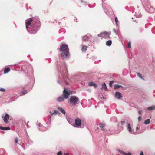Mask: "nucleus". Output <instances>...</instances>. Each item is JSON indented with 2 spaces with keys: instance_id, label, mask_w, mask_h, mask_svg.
Returning <instances> with one entry per match:
<instances>
[{
  "instance_id": "nucleus-1",
  "label": "nucleus",
  "mask_w": 155,
  "mask_h": 155,
  "mask_svg": "<svg viewBox=\"0 0 155 155\" xmlns=\"http://www.w3.org/2000/svg\"><path fill=\"white\" fill-rule=\"evenodd\" d=\"M26 28L28 31L31 34H35L39 30L41 26L39 18L35 16L25 20Z\"/></svg>"
},
{
  "instance_id": "nucleus-2",
  "label": "nucleus",
  "mask_w": 155,
  "mask_h": 155,
  "mask_svg": "<svg viewBox=\"0 0 155 155\" xmlns=\"http://www.w3.org/2000/svg\"><path fill=\"white\" fill-rule=\"evenodd\" d=\"M59 50L62 52L60 56L63 59L69 58V49L68 45L65 44H61Z\"/></svg>"
},
{
  "instance_id": "nucleus-3",
  "label": "nucleus",
  "mask_w": 155,
  "mask_h": 155,
  "mask_svg": "<svg viewBox=\"0 0 155 155\" xmlns=\"http://www.w3.org/2000/svg\"><path fill=\"white\" fill-rule=\"evenodd\" d=\"M144 7L145 10L149 13H152L155 12V8L151 5L148 0L145 1Z\"/></svg>"
},
{
  "instance_id": "nucleus-4",
  "label": "nucleus",
  "mask_w": 155,
  "mask_h": 155,
  "mask_svg": "<svg viewBox=\"0 0 155 155\" xmlns=\"http://www.w3.org/2000/svg\"><path fill=\"white\" fill-rule=\"evenodd\" d=\"M79 101V99L75 96H71L70 99V102L71 104L75 105L78 104Z\"/></svg>"
},
{
  "instance_id": "nucleus-5",
  "label": "nucleus",
  "mask_w": 155,
  "mask_h": 155,
  "mask_svg": "<svg viewBox=\"0 0 155 155\" xmlns=\"http://www.w3.org/2000/svg\"><path fill=\"white\" fill-rule=\"evenodd\" d=\"M72 91H69L68 92L66 90L65 88H64V89L63 91V94L62 95L64 96L65 99H67L69 96L72 94Z\"/></svg>"
},
{
  "instance_id": "nucleus-6",
  "label": "nucleus",
  "mask_w": 155,
  "mask_h": 155,
  "mask_svg": "<svg viewBox=\"0 0 155 155\" xmlns=\"http://www.w3.org/2000/svg\"><path fill=\"white\" fill-rule=\"evenodd\" d=\"M126 127L129 133L130 134H136L140 133L139 131H137L136 132H134L132 131L130 123L128 124L126 126Z\"/></svg>"
},
{
  "instance_id": "nucleus-7",
  "label": "nucleus",
  "mask_w": 155,
  "mask_h": 155,
  "mask_svg": "<svg viewBox=\"0 0 155 155\" xmlns=\"http://www.w3.org/2000/svg\"><path fill=\"white\" fill-rule=\"evenodd\" d=\"M92 36L89 34H87L82 37L83 41L87 42L88 41H91V38Z\"/></svg>"
},
{
  "instance_id": "nucleus-8",
  "label": "nucleus",
  "mask_w": 155,
  "mask_h": 155,
  "mask_svg": "<svg viewBox=\"0 0 155 155\" xmlns=\"http://www.w3.org/2000/svg\"><path fill=\"white\" fill-rule=\"evenodd\" d=\"M75 124H74V127H78L81 124V121L80 119L77 117L75 120Z\"/></svg>"
},
{
  "instance_id": "nucleus-9",
  "label": "nucleus",
  "mask_w": 155,
  "mask_h": 155,
  "mask_svg": "<svg viewBox=\"0 0 155 155\" xmlns=\"http://www.w3.org/2000/svg\"><path fill=\"white\" fill-rule=\"evenodd\" d=\"M2 117L5 123L7 124L8 123V120L9 119V116L8 114H5V116L2 115Z\"/></svg>"
},
{
  "instance_id": "nucleus-10",
  "label": "nucleus",
  "mask_w": 155,
  "mask_h": 155,
  "mask_svg": "<svg viewBox=\"0 0 155 155\" xmlns=\"http://www.w3.org/2000/svg\"><path fill=\"white\" fill-rule=\"evenodd\" d=\"M110 33L105 31L102 32V38H106L109 37Z\"/></svg>"
},
{
  "instance_id": "nucleus-11",
  "label": "nucleus",
  "mask_w": 155,
  "mask_h": 155,
  "mask_svg": "<svg viewBox=\"0 0 155 155\" xmlns=\"http://www.w3.org/2000/svg\"><path fill=\"white\" fill-rule=\"evenodd\" d=\"M122 97L121 94L118 91H117L115 94V97L118 99H120Z\"/></svg>"
},
{
  "instance_id": "nucleus-12",
  "label": "nucleus",
  "mask_w": 155,
  "mask_h": 155,
  "mask_svg": "<svg viewBox=\"0 0 155 155\" xmlns=\"http://www.w3.org/2000/svg\"><path fill=\"white\" fill-rule=\"evenodd\" d=\"M67 119L68 121L69 122V123L73 125L74 126V120L71 118L69 117L67 118Z\"/></svg>"
},
{
  "instance_id": "nucleus-13",
  "label": "nucleus",
  "mask_w": 155,
  "mask_h": 155,
  "mask_svg": "<svg viewBox=\"0 0 155 155\" xmlns=\"http://www.w3.org/2000/svg\"><path fill=\"white\" fill-rule=\"evenodd\" d=\"M88 85L89 86H93L95 88L97 87V85L96 84L93 82H90L88 83Z\"/></svg>"
},
{
  "instance_id": "nucleus-14",
  "label": "nucleus",
  "mask_w": 155,
  "mask_h": 155,
  "mask_svg": "<svg viewBox=\"0 0 155 155\" xmlns=\"http://www.w3.org/2000/svg\"><path fill=\"white\" fill-rule=\"evenodd\" d=\"M102 87L101 88V89H104L105 91H107L108 90L106 84L105 83H103L101 84Z\"/></svg>"
},
{
  "instance_id": "nucleus-15",
  "label": "nucleus",
  "mask_w": 155,
  "mask_h": 155,
  "mask_svg": "<svg viewBox=\"0 0 155 155\" xmlns=\"http://www.w3.org/2000/svg\"><path fill=\"white\" fill-rule=\"evenodd\" d=\"M65 98L62 95L61 96L59 97L57 99V101L59 102H61L64 101Z\"/></svg>"
},
{
  "instance_id": "nucleus-16",
  "label": "nucleus",
  "mask_w": 155,
  "mask_h": 155,
  "mask_svg": "<svg viewBox=\"0 0 155 155\" xmlns=\"http://www.w3.org/2000/svg\"><path fill=\"white\" fill-rule=\"evenodd\" d=\"M57 108L58 110L61 112L62 114H65L66 112L65 110L62 108L60 107H58Z\"/></svg>"
},
{
  "instance_id": "nucleus-17",
  "label": "nucleus",
  "mask_w": 155,
  "mask_h": 155,
  "mask_svg": "<svg viewBox=\"0 0 155 155\" xmlns=\"http://www.w3.org/2000/svg\"><path fill=\"white\" fill-rule=\"evenodd\" d=\"M0 129L2 130H8L10 129V128L9 127H4L0 126Z\"/></svg>"
},
{
  "instance_id": "nucleus-18",
  "label": "nucleus",
  "mask_w": 155,
  "mask_h": 155,
  "mask_svg": "<svg viewBox=\"0 0 155 155\" xmlns=\"http://www.w3.org/2000/svg\"><path fill=\"white\" fill-rule=\"evenodd\" d=\"M62 76L63 78V80L64 81L65 80V79H67L68 78V75H67V74H62Z\"/></svg>"
},
{
  "instance_id": "nucleus-19",
  "label": "nucleus",
  "mask_w": 155,
  "mask_h": 155,
  "mask_svg": "<svg viewBox=\"0 0 155 155\" xmlns=\"http://www.w3.org/2000/svg\"><path fill=\"white\" fill-rule=\"evenodd\" d=\"M39 130L41 131H45L47 130V128L42 126L41 128H39Z\"/></svg>"
},
{
  "instance_id": "nucleus-20",
  "label": "nucleus",
  "mask_w": 155,
  "mask_h": 155,
  "mask_svg": "<svg viewBox=\"0 0 155 155\" xmlns=\"http://www.w3.org/2000/svg\"><path fill=\"white\" fill-rule=\"evenodd\" d=\"M118 130H119V131H121L123 130V126H120V123H118Z\"/></svg>"
},
{
  "instance_id": "nucleus-21",
  "label": "nucleus",
  "mask_w": 155,
  "mask_h": 155,
  "mask_svg": "<svg viewBox=\"0 0 155 155\" xmlns=\"http://www.w3.org/2000/svg\"><path fill=\"white\" fill-rule=\"evenodd\" d=\"M135 16L137 18H140L142 16V15L139 12H136Z\"/></svg>"
},
{
  "instance_id": "nucleus-22",
  "label": "nucleus",
  "mask_w": 155,
  "mask_h": 155,
  "mask_svg": "<svg viewBox=\"0 0 155 155\" xmlns=\"http://www.w3.org/2000/svg\"><path fill=\"white\" fill-rule=\"evenodd\" d=\"M120 87H121L122 88H123V87L121 85H118V84H115L114 85V89L119 88Z\"/></svg>"
},
{
  "instance_id": "nucleus-23",
  "label": "nucleus",
  "mask_w": 155,
  "mask_h": 155,
  "mask_svg": "<svg viewBox=\"0 0 155 155\" xmlns=\"http://www.w3.org/2000/svg\"><path fill=\"white\" fill-rule=\"evenodd\" d=\"M10 69L9 68L7 67L5 68L4 70V73L6 74L9 72Z\"/></svg>"
},
{
  "instance_id": "nucleus-24",
  "label": "nucleus",
  "mask_w": 155,
  "mask_h": 155,
  "mask_svg": "<svg viewBox=\"0 0 155 155\" xmlns=\"http://www.w3.org/2000/svg\"><path fill=\"white\" fill-rule=\"evenodd\" d=\"M147 109L149 111H150L152 110H155V106H153L147 108Z\"/></svg>"
},
{
  "instance_id": "nucleus-25",
  "label": "nucleus",
  "mask_w": 155,
  "mask_h": 155,
  "mask_svg": "<svg viewBox=\"0 0 155 155\" xmlns=\"http://www.w3.org/2000/svg\"><path fill=\"white\" fill-rule=\"evenodd\" d=\"M5 150L3 149H0V155H3L5 153Z\"/></svg>"
},
{
  "instance_id": "nucleus-26",
  "label": "nucleus",
  "mask_w": 155,
  "mask_h": 155,
  "mask_svg": "<svg viewBox=\"0 0 155 155\" xmlns=\"http://www.w3.org/2000/svg\"><path fill=\"white\" fill-rule=\"evenodd\" d=\"M112 43V41L110 40L107 41L106 42V45L110 46L111 45Z\"/></svg>"
},
{
  "instance_id": "nucleus-27",
  "label": "nucleus",
  "mask_w": 155,
  "mask_h": 155,
  "mask_svg": "<svg viewBox=\"0 0 155 155\" xmlns=\"http://www.w3.org/2000/svg\"><path fill=\"white\" fill-rule=\"evenodd\" d=\"M115 21L117 27L119 26V25L118 20L117 17H115Z\"/></svg>"
},
{
  "instance_id": "nucleus-28",
  "label": "nucleus",
  "mask_w": 155,
  "mask_h": 155,
  "mask_svg": "<svg viewBox=\"0 0 155 155\" xmlns=\"http://www.w3.org/2000/svg\"><path fill=\"white\" fill-rule=\"evenodd\" d=\"M87 46L85 45H83L81 49L82 51H85L87 50Z\"/></svg>"
},
{
  "instance_id": "nucleus-29",
  "label": "nucleus",
  "mask_w": 155,
  "mask_h": 155,
  "mask_svg": "<svg viewBox=\"0 0 155 155\" xmlns=\"http://www.w3.org/2000/svg\"><path fill=\"white\" fill-rule=\"evenodd\" d=\"M150 122V119H147L144 121V123L145 124H149Z\"/></svg>"
},
{
  "instance_id": "nucleus-30",
  "label": "nucleus",
  "mask_w": 155,
  "mask_h": 155,
  "mask_svg": "<svg viewBox=\"0 0 155 155\" xmlns=\"http://www.w3.org/2000/svg\"><path fill=\"white\" fill-rule=\"evenodd\" d=\"M60 114V113L58 111L54 110L53 113H51V115H52L53 114Z\"/></svg>"
},
{
  "instance_id": "nucleus-31",
  "label": "nucleus",
  "mask_w": 155,
  "mask_h": 155,
  "mask_svg": "<svg viewBox=\"0 0 155 155\" xmlns=\"http://www.w3.org/2000/svg\"><path fill=\"white\" fill-rule=\"evenodd\" d=\"M137 76L141 79L143 80H144V78H143V77L141 76V74L138 73H137Z\"/></svg>"
},
{
  "instance_id": "nucleus-32",
  "label": "nucleus",
  "mask_w": 155,
  "mask_h": 155,
  "mask_svg": "<svg viewBox=\"0 0 155 155\" xmlns=\"http://www.w3.org/2000/svg\"><path fill=\"white\" fill-rule=\"evenodd\" d=\"M110 120L112 122L115 121H116V118L115 117H112L110 118Z\"/></svg>"
},
{
  "instance_id": "nucleus-33",
  "label": "nucleus",
  "mask_w": 155,
  "mask_h": 155,
  "mask_svg": "<svg viewBox=\"0 0 155 155\" xmlns=\"http://www.w3.org/2000/svg\"><path fill=\"white\" fill-rule=\"evenodd\" d=\"M80 2L81 4L83 5H88V3L87 2L84 1L82 0Z\"/></svg>"
},
{
  "instance_id": "nucleus-34",
  "label": "nucleus",
  "mask_w": 155,
  "mask_h": 155,
  "mask_svg": "<svg viewBox=\"0 0 155 155\" xmlns=\"http://www.w3.org/2000/svg\"><path fill=\"white\" fill-rule=\"evenodd\" d=\"M105 126V124L104 123H102L99 125L100 127L101 128H103Z\"/></svg>"
},
{
  "instance_id": "nucleus-35",
  "label": "nucleus",
  "mask_w": 155,
  "mask_h": 155,
  "mask_svg": "<svg viewBox=\"0 0 155 155\" xmlns=\"http://www.w3.org/2000/svg\"><path fill=\"white\" fill-rule=\"evenodd\" d=\"M27 92H28V91H26L23 90L22 91L21 94L22 95H24L26 94Z\"/></svg>"
},
{
  "instance_id": "nucleus-36",
  "label": "nucleus",
  "mask_w": 155,
  "mask_h": 155,
  "mask_svg": "<svg viewBox=\"0 0 155 155\" xmlns=\"http://www.w3.org/2000/svg\"><path fill=\"white\" fill-rule=\"evenodd\" d=\"M117 150L120 153H122V154L124 155V154H125V153L120 150L118 149Z\"/></svg>"
},
{
  "instance_id": "nucleus-37",
  "label": "nucleus",
  "mask_w": 155,
  "mask_h": 155,
  "mask_svg": "<svg viewBox=\"0 0 155 155\" xmlns=\"http://www.w3.org/2000/svg\"><path fill=\"white\" fill-rule=\"evenodd\" d=\"M114 81H111L110 82L109 85L110 87H111L112 86V84L114 83Z\"/></svg>"
},
{
  "instance_id": "nucleus-38",
  "label": "nucleus",
  "mask_w": 155,
  "mask_h": 155,
  "mask_svg": "<svg viewBox=\"0 0 155 155\" xmlns=\"http://www.w3.org/2000/svg\"><path fill=\"white\" fill-rule=\"evenodd\" d=\"M127 47L128 48H131V42L129 41L128 43V45Z\"/></svg>"
},
{
  "instance_id": "nucleus-39",
  "label": "nucleus",
  "mask_w": 155,
  "mask_h": 155,
  "mask_svg": "<svg viewBox=\"0 0 155 155\" xmlns=\"http://www.w3.org/2000/svg\"><path fill=\"white\" fill-rule=\"evenodd\" d=\"M97 36L99 37H101V39H102V32L101 33L98 34L97 35Z\"/></svg>"
},
{
  "instance_id": "nucleus-40",
  "label": "nucleus",
  "mask_w": 155,
  "mask_h": 155,
  "mask_svg": "<svg viewBox=\"0 0 155 155\" xmlns=\"http://www.w3.org/2000/svg\"><path fill=\"white\" fill-rule=\"evenodd\" d=\"M105 4H104V3L102 5V6H103V7L104 8V11H105V12L106 13V14H107V10L106 9H105L104 8V6H105Z\"/></svg>"
},
{
  "instance_id": "nucleus-41",
  "label": "nucleus",
  "mask_w": 155,
  "mask_h": 155,
  "mask_svg": "<svg viewBox=\"0 0 155 155\" xmlns=\"http://www.w3.org/2000/svg\"><path fill=\"white\" fill-rule=\"evenodd\" d=\"M18 138L17 137L15 138V142L16 143H18Z\"/></svg>"
},
{
  "instance_id": "nucleus-42",
  "label": "nucleus",
  "mask_w": 155,
  "mask_h": 155,
  "mask_svg": "<svg viewBox=\"0 0 155 155\" xmlns=\"http://www.w3.org/2000/svg\"><path fill=\"white\" fill-rule=\"evenodd\" d=\"M5 91V89L3 88H0V91L4 92Z\"/></svg>"
},
{
  "instance_id": "nucleus-43",
  "label": "nucleus",
  "mask_w": 155,
  "mask_h": 155,
  "mask_svg": "<svg viewBox=\"0 0 155 155\" xmlns=\"http://www.w3.org/2000/svg\"><path fill=\"white\" fill-rule=\"evenodd\" d=\"M38 125V128H41V127L43 126L40 123H39Z\"/></svg>"
},
{
  "instance_id": "nucleus-44",
  "label": "nucleus",
  "mask_w": 155,
  "mask_h": 155,
  "mask_svg": "<svg viewBox=\"0 0 155 155\" xmlns=\"http://www.w3.org/2000/svg\"><path fill=\"white\" fill-rule=\"evenodd\" d=\"M141 120V117L139 116L138 117V120L139 122H140Z\"/></svg>"
},
{
  "instance_id": "nucleus-45",
  "label": "nucleus",
  "mask_w": 155,
  "mask_h": 155,
  "mask_svg": "<svg viewBox=\"0 0 155 155\" xmlns=\"http://www.w3.org/2000/svg\"><path fill=\"white\" fill-rule=\"evenodd\" d=\"M28 143L29 144H31L33 143V141L31 140H28Z\"/></svg>"
},
{
  "instance_id": "nucleus-46",
  "label": "nucleus",
  "mask_w": 155,
  "mask_h": 155,
  "mask_svg": "<svg viewBox=\"0 0 155 155\" xmlns=\"http://www.w3.org/2000/svg\"><path fill=\"white\" fill-rule=\"evenodd\" d=\"M62 154L61 152V151H59L57 153V155H62Z\"/></svg>"
},
{
  "instance_id": "nucleus-47",
  "label": "nucleus",
  "mask_w": 155,
  "mask_h": 155,
  "mask_svg": "<svg viewBox=\"0 0 155 155\" xmlns=\"http://www.w3.org/2000/svg\"><path fill=\"white\" fill-rule=\"evenodd\" d=\"M125 124V121H122L121 122V124L122 125H124Z\"/></svg>"
},
{
  "instance_id": "nucleus-48",
  "label": "nucleus",
  "mask_w": 155,
  "mask_h": 155,
  "mask_svg": "<svg viewBox=\"0 0 155 155\" xmlns=\"http://www.w3.org/2000/svg\"><path fill=\"white\" fill-rule=\"evenodd\" d=\"M124 155H131V154L130 153H126L125 154H124Z\"/></svg>"
},
{
  "instance_id": "nucleus-49",
  "label": "nucleus",
  "mask_w": 155,
  "mask_h": 155,
  "mask_svg": "<svg viewBox=\"0 0 155 155\" xmlns=\"http://www.w3.org/2000/svg\"><path fill=\"white\" fill-rule=\"evenodd\" d=\"M113 31H114V33H115L116 35H118V34H117V31H116V29H113Z\"/></svg>"
},
{
  "instance_id": "nucleus-50",
  "label": "nucleus",
  "mask_w": 155,
  "mask_h": 155,
  "mask_svg": "<svg viewBox=\"0 0 155 155\" xmlns=\"http://www.w3.org/2000/svg\"><path fill=\"white\" fill-rule=\"evenodd\" d=\"M139 128H140V126L139 125H138L136 128V130H138L139 129Z\"/></svg>"
},
{
  "instance_id": "nucleus-51",
  "label": "nucleus",
  "mask_w": 155,
  "mask_h": 155,
  "mask_svg": "<svg viewBox=\"0 0 155 155\" xmlns=\"http://www.w3.org/2000/svg\"><path fill=\"white\" fill-rule=\"evenodd\" d=\"M141 112H142V111H141V110L139 111H138V114H141Z\"/></svg>"
},
{
  "instance_id": "nucleus-52",
  "label": "nucleus",
  "mask_w": 155,
  "mask_h": 155,
  "mask_svg": "<svg viewBox=\"0 0 155 155\" xmlns=\"http://www.w3.org/2000/svg\"><path fill=\"white\" fill-rule=\"evenodd\" d=\"M140 155H144L143 152L142 151L141 152Z\"/></svg>"
},
{
  "instance_id": "nucleus-53",
  "label": "nucleus",
  "mask_w": 155,
  "mask_h": 155,
  "mask_svg": "<svg viewBox=\"0 0 155 155\" xmlns=\"http://www.w3.org/2000/svg\"><path fill=\"white\" fill-rule=\"evenodd\" d=\"M57 82H58V83L59 84H61V82H60V81L58 80H57Z\"/></svg>"
},
{
  "instance_id": "nucleus-54",
  "label": "nucleus",
  "mask_w": 155,
  "mask_h": 155,
  "mask_svg": "<svg viewBox=\"0 0 155 155\" xmlns=\"http://www.w3.org/2000/svg\"><path fill=\"white\" fill-rule=\"evenodd\" d=\"M64 155H68V154L67 153H64Z\"/></svg>"
},
{
  "instance_id": "nucleus-55",
  "label": "nucleus",
  "mask_w": 155,
  "mask_h": 155,
  "mask_svg": "<svg viewBox=\"0 0 155 155\" xmlns=\"http://www.w3.org/2000/svg\"><path fill=\"white\" fill-rule=\"evenodd\" d=\"M65 83L67 84H68V83L65 81Z\"/></svg>"
},
{
  "instance_id": "nucleus-56",
  "label": "nucleus",
  "mask_w": 155,
  "mask_h": 155,
  "mask_svg": "<svg viewBox=\"0 0 155 155\" xmlns=\"http://www.w3.org/2000/svg\"><path fill=\"white\" fill-rule=\"evenodd\" d=\"M26 125H27V128H28L29 127H28V123Z\"/></svg>"
},
{
  "instance_id": "nucleus-57",
  "label": "nucleus",
  "mask_w": 155,
  "mask_h": 155,
  "mask_svg": "<svg viewBox=\"0 0 155 155\" xmlns=\"http://www.w3.org/2000/svg\"><path fill=\"white\" fill-rule=\"evenodd\" d=\"M109 6H108L107 7V8H109Z\"/></svg>"
},
{
  "instance_id": "nucleus-58",
  "label": "nucleus",
  "mask_w": 155,
  "mask_h": 155,
  "mask_svg": "<svg viewBox=\"0 0 155 155\" xmlns=\"http://www.w3.org/2000/svg\"><path fill=\"white\" fill-rule=\"evenodd\" d=\"M48 120H49V121H50V120H51V118H49V119H48Z\"/></svg>"
},
{
  "instance_id": "nucleus-59",
  "label": "nucleus",
  "mask_w": 155,
  "mask_h": 155,
  "mask_svg": "<svg viewBox=\"0 0 155 155\" xmlns=\"http://www.w3.org/2000/svg\"><path fill=\"white\" fill-rule=\"evenodd\" d=\"M22 147L24 149H25V147H23V146H22Z\"/></svg>"
},
{
  "instance_id": "nucleus-60",
  "label": "nucleus",
  "mask_w": 155,
  "mask_h": 155,
  "mask_svg": "<svg viewBox=\"0 0 155 155\" xmlns=\"http://www.w3.org/2000/svg\"><path fill=\"white\" fill-rule=\"evenodd\" d=\"M143 132V131H141V133H142V132Z\"/></svg>"
},
{
  "instance_id": "nucleus-61",
  "label": "nucleus",
  "mask_w": 155,
  "mask_h": 155,
  "mask_svg": "<svg viewBox=\"0 0 155 155\" xmlns=\"http://www.w3.org/2000/svg\"><path fill=\"white\" fill-rule=\"evenodd\" d=\"M101 130H104V129H102Z\"/></svg>"
},
{
  "instance_id": "nucleus-62",
  "label": "nucleus",
  "mask_w": 155,
  "mask_h": 155,
  "mask_svg": "<svg viewBox=\"0 0 155 155\" xmlns=\"http://www.w3.org/2000/svg\"><path fill=\"white\" fill-rule=\"evenodd\" d=\"M105 0H102V1H105Z\"/></svg>"
}]
</instances>
